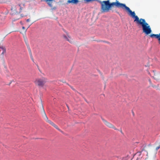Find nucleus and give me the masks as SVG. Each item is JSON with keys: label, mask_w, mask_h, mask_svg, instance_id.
Wrapping results in <instances>:
<instances>
[{"label": "nucleus", "mask_w": 160, "mask_h": 160, "mask_svg": "<svg viewBox=\"0 0 160 160\" xmlns=\"http://www.w3.org/2000/svg\"><path fill=\"white\" fill-rule=\"evenodd\" d=\"M98 2L101 5V9L102 12H107L111 9V8L114 6L118 8H121L125 9L128 12L130 10L129 8L127 7L125 4L120 3L118 0H116L115 2H110L109 0L101 1L98 0Z\"/></svg>", "instance_id": "f257e3e1"}, {"label": "nucleus", "mask_w": 160, "mask_h": 160, "mask_svg": "<svg viewBox=\"0 0 160 160\" xmlns=\"http://www.w3.org/2000/svg\"><path fill=\"white\" fill-rule=\"evenodd\" d=\"M129 14L132 18H134V22H135L138 26H142V32L146 35H148L152 32V30L149 24L146 22L145 19H139L138 17L136 15L135 12H132L131 10L129 12Z\"/></svg>", "instance_id": "f03ea898"}, {"label": "nucleus", "mask_w": 160, "mask_h": 160, "mask_svg": "<svg viewBox=\"0 0 160 160\" xmlns=\"http://www.w3.org/2000/svg\"><path fill=\"white\" fill-rule=\"evenodd\" d=\"M47 82V79L42 77L36 79L34 81V82L36 85L42 87Z\"/></svg>", "instance_id": "7ed1b4c3"}, {"label": "nucleus", "mask_w": 160, "mask_h": 160, "mask_svg": "<svg viewBox=\"0 0 160 160\" xmlns=\"http://www.w3.org/2000/svg\"><path fill=\"white\" fill-rule=\"evenodd\" d=\"M23 7L20 4H17L15 5H13L11 8V10L12 12H15L19 13L21 12L22 9Z\"/></svg>", "instance_id": "20e7f679"}, {"label": "nucleus", "mask_w": 160, "mask_h": 160, "mask_svg": "<svg viewBox=\"0 0 160 160\" xmlns=\"http://www.w3.org/2000/svg\"><path fill=\"white\" fill-rule=\"evenodd\" d=\"M63 30L66 34V35L65 34L63 35L62 36L63 38L69 42L72 43L73 42L72 40V39L70 36L69 35V33L64 29H63Z\"/></svg>", "instance_id": "39448f33"}, {"label": "nucleus", "mask_w": 160, "mask_h": 160, "mask_svg": "<svg viewBox=\"0 0 160 160\" xmlns=\"http://www.w3.org/2000/svg\"><path fill=\"white\" fill-rule=\"evenodd\" d=\"M102 120L104 123L107 126V127L111 128L114 129V130H117V129L111 123H110L108 122L106 120L102 119Z\"/></svg>", "instance_id": "423d86ee"}, {"label": "nucleus", "mask_w": 160, "mask_h": 160, "mask_svg": "<svg viewBox=\"0 0 160 160\" xmlns=\"http://www.w3.org/2000/svg\"><path fill=\"white\" fill-rule=\"evenodd\" d=\"M42 109H43V116L44 117V119L46 121L49 123L51 125H52V123H53L51 121L49 120L48 119V118L46 116V115L45 113V111L44 110V108H43V106H42Z\"/></svg>", "instance_id": "0eeeda50"}, {"label": "nucleus", "mask_w": 160, "mask_h": 160, "mask_svg": "<svg viewBox=\"0 0 160 160\" xmlns=\"http://www.w3.org/2000/svg\"><path fill=\"white\" fill-rule=\"evenodd\" d=\"M150 36L152 38H155L158 39L159 41V43H160V33L159 34H152Z\"/></svg>", "instance_id": "6e6552de"}, {"label": "nucleus", "mask_w": 160, "mask_h": 160, "mask_svg": "<svg viewBox=\"0 0 160 160\" xmlns=\"http://www.w3.org/2000/svg\"><path fill=\"white\" fill-rule=\"evenodd\" d=\"M53 0H41V1H44L46 2L48 6L51 8L52 7V1Z\"/></svg>", "instance_id": "1a4fd4ad"}, {"label": "nucleus", "mask_w": 160, "mask_h": 160, "mask_svg": "<svg viewBox=\"0 0 160 160\" xmlns=\"http://www.w3.org/2000/svg\"><path fill=\"white\" fill-rule=\"evenodd\" d=\"M68 3H72L73 4H77L78 2V0H68L67 1Z\"/></svg>", "instance_id": "9d476101"}, {"label": "nucleus", "mask_w": 160, "mask_h": 160, "mask_svg": "<svg viewBox=\"0 0 160 160\" xmlns=\"http://www.w3.org/2000/svg\"><path fill=\"white\" fill-rule=\"evenodd\" d=\"M24 40H25V42L28 47V49L29 50V51H30L31 52V50L30 49V48L29 47V45L28 44V40H27V38H26L25 39H24Z\"/></svg>", "instance_id": "9b49d317"}, {"label": "nucleus", "mask_w": 160, "mask_h": 160, "mask_svg": "<svg viewBox=\"0 0 160 160\" xmlns=\"http://www.w3.org/2000/svg\"><path fill=\"white\" fill-rule=\"evenodd\" d=\"M52 126L53 127H54L55 128H56V129L58 130V131H60L62 132H63L60 129H59L58 126L56 125L54 123H52Z\"/></svg>", "instance_id": "f8f14e48"}, {"label": "nucleus", "mask_w": 160, "mask_h": 160, "mask_svg": "<svg viewBox=\"0 0 160 160\" xmlns=\"http://www.w3.org/2000/svg\"><path fill=\"white\" fill-rule=\"evenodd\" d=\"M0 49H1L2 50V54H3L6 52V49L4 47H0Z\"/></svg>", "instance_id": "ddd939ff"}, {"label": "nucleus", "mask_w": 160, "mask_h": 160, "mask_svg": "<svg viewBox=\"0 0 160 160\" xmlns=\"http://www.w3.org/2000/svg\"><path fill=\"white\" fill-rule=\"evenodd\" d=\"M153 72L154 74V76H153V78L156 79H157V74L156 73H155V72L154 71H153Z\"/></svg>", "instance_id": "4468645a"}, {"label": "nucleus", "mask_w": 160, "mask_h": 160, "mask_svg": "<svg viewBox=\"0 0 160 160\" xmlns=\"http://www.w3.org/2000/svg\"><path fill=\"white\" fill-rule=\"evenodd\" d=\"M94 0H84L85 2L86 3H88L94 1Z\"/></svg>", "instance_id": "2eb2a0df"}, {"label": "nucleus", "mask_w": 160, "mask_h": 160, "mask_svg": "<svg viewBox=\"0 0 160 160\" xmlns=\"http://www.w3.org/2000/svg\"><path fill=\"white\" fill-rule=\"evenodd\" d=\"M29 52H30V53H31V55H30V56H31V59L32 60V61L33 62L34 61V60H33V57H32V53H31V52L30 51Z\"/></svg>", "instance_id": "dca6fc26"}, {"label": "nucleus", "mask_w": 160, "mask_h": 160, "mask_svg": "<svg viewBox=\"0 0 160 160\" xmlns=\"http://www.w3.org/2000/svg\"><path fill=\"white\" fill-rule=\"evenodd\" d=\"M152 86L154 88H157V87L155 85H152Z\"/></svg>", "instance_id": "f3484780"}, {"label": "nucleus", "mask_w": 160, "mask_h": 160, "mask_svg": "<svg viewBox=\"0 0 160 160\" xmlns=\"http://www.w3.org/2000/svg\"><path fill=\"white\" fill-rule=\"evenodd\" d=\"M160 148V146H158V147H157L156 149L157 150H158Z\"/></svg>", "instance_id": "a211bd4d"}, {"label": "nucleus", "mask_w": 160, "mask_h": 160, "mask_svg": "<svg viewBox=\"0 0 160 160\" xmlns=\"http://www.w3.org/2000/svg\"><path fill=\"white\" fill-rule=\"evenodd\" d=\"M30 21V19H27V20H26V21L28 22H29V21Z\"/></svg>", "instance_id": "6ab92c4d"}, {"label": "nucleus", "mask_w": 160, "mask_h": 160, "mask_svg": "<svg viewBox=\"0 0 160 160\" xmlns=\"http://www.w3.org/2000/svg\"><path fill=\"white\" fill-rule=\"evenodd\" d=\"M22 29L23 30H25V31L26 32V30H27V29L26 30H25V28L24 27H22Z\"/></svg>", "instance_id": "aec40b11"}]
</instances>
